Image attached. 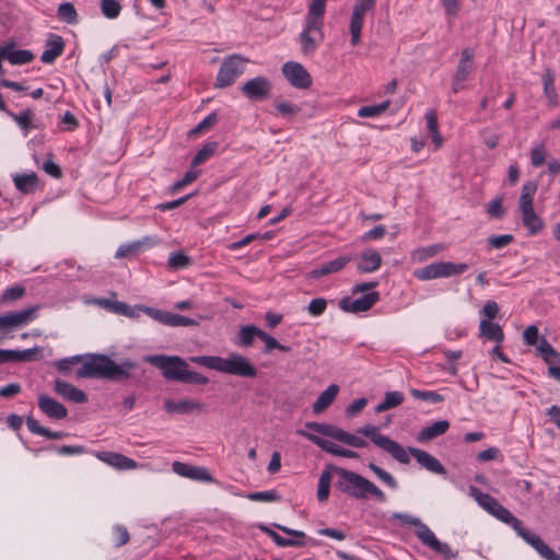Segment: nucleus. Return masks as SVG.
<instances>
[{"instance_id":"f257e3e1","label":"nucleus","mask_w":560,"mask_h":560,"mask_svg":"<svg viewBox=\"0 0 560 560\" xmlns=\"http://www.w3.org/2000/svg\"><path fill=\"white\" fill-rule=\"evenodd\" d=\"M68 359L70 364L82 362V366L77 371V377L79 378L124 382L132 377L133 372L139 369V364L132 360L126 359L117 364L108 355L101 353L77 354Z\"/></svg>"},{"instance_id":"f03ea898","label":"nucleus","mask_w":560,"mask_h":560,"mask_svg":"<svg viewBox=\"0 0 560 560\" xmlns=\"http://www.w3.org/2000/svg\"><path fill=\"white\" fill-rule=\"evenodd\" d=\"M357 433L370 439L377 447L388 453L393 458L401 464H409V455H412L415 459L427 470L442 476L446 475L445 467L430 453L411 446L407 450L404 448L398 442L381 434L380 428L376 425L366 424L360 427L357 430Z\"/></svg>"},{"instance_id":"7ed1b4c3","label":"nucleus","mask_w":560,"mask_h":560,"mask_svg":"<svg viewBox=\"0 0 560 560\" xmlns=\"http://www.w3.org/2000/svg\"><path fill=\"white\" fill-rule=\"evenodd\" d=\"M331 469L339 476L335 482V488L339 491L358 500H366L370 495L380 502L387 500L385 493L365 477L341 467Z\"/></svg>"},{"instance_id":"20e7f679","label":"nucleus","mask_w":560,"mask_h":560,"mask_svg":"<svg viewBox=\"0 0 560 560\" xmlns=\"http://www.w3.org/2000/svg\"><path fill=\"white\" fill-rule=\"evenodd\" d=\"M190 361L208 369L240 377L254 378L258 373L249 359L236 352L231 353L228 358L215 355L191 357Z\"/></svg>"},{"instance_id":"39448f33","label":"nucleus","mask_w":560,"mask_h":560,"mask_svg":"<svg viewBox=\"0 0 560 560\" xmlns=\"http://www.w3.org/2000/svg\"><path fill=\"white\" fill-rule=\"evenodd\" d=\"M394 520H399L400 523L413 526L417 538L433 551L443 555L446 559H452L457 556V551H453L448 544L440 541L434 533L429 528L428 525L422 523L419 517L404 514L394 513Z\"/></svg>"},{"instance_id":"423d86ee","label":"nucleus","mask_w":560,"mask_h":560,"mask_svg":"<svg viewBox=\"0 0 560 560\" xmlns=\"http://www.w3.org/2000/svg\"><path fill=\"white\" fill-rule=\"evenodd\" d=\"M523 340L527 346H536L538 354L548 364V374L560 381V352H558L545 337H539L538 328L535 325L528 326L523 332Z\"/></svg>"},{"instance_id":"0eeeda50","label":"nucleus","mask_w":560,"mask_h":560,"mask_svg":"<svg viewBox=\"0 0 560 560\" xmlns=\"http://www.w3.org/2000/svg\"><path fill=\"white\" fill-rule=\"evenodd\" d=\"M248 62V58L238 54L224 58L218 71L214 86L223 89L232 85L235 80L244 73Z\"/></svg>"},{"instance_id":"6e6552de","label":"nucleus","mask_w":560,"mask_h":560,"mask_svg":"<svg viewBox=\"0 0 560 560\" xmlns=\"http://www.w3.org/2000/svg\"><path fill=\"white\" fill-rule=\"evenodd\" d=\"M144 360L162 371L166 380L179 382L182 374L186 372L187 362L177 355L154 354Z\"/></svg>"},{"instance_id":"1a4fd4ad","label":"nucleus","mask_w":560,"mask_h":560,"mask_svg":"<svg viewBox=\"0 0 560 560\" xmlns=\"http://www.w3.org/2000/svg\"><path fill=\"white\" fill-rule=\"evenodd\" d=\"M376 0H357L350 18L349 31L351 34L350 43L357 46L360 43L361 31L364 24V18L368 12L374 11Z\"/></svg>"},{"instance_id":"9d476101","label":"nucleus","mask_w":560,"mask_h":560,"mask_svg":"<svg viewBox=\"0 0 560 560\" xmlns=\"http://www.w3.org/2000/svg\"><path fill=\"white\" fill-rule=\"evenodd\" d=\"M38 305L30 306L19 312L0 315V332L8 334L14 328L22 327L37 317Z\"/></svg>"},{"instance_id":"9b49d317","label":"nucleus","mask_w":560,"mask_h":560,"mask_svg":"<svg viewBox=\"0 0 560 560\" xmlns=\"http://www.w3.org/2000/svg\"><path fill=\"white\" fill-rule=\"evenodd\" d=\"M311 21L305 20V26L299 35L301 44V51L305 56L313 55L319 43L323 40V24H311Z\"/></svg>"},{"instance_id":"f8f14e48","label":"nucleus","mask_w":560,"mask_h":560,"mask_svg":"<svg viewBox=\"0 0 560 560\" xmlns=\"http://www.w3.org/2000/svg\"><path fill=\"white\" fill-rule=\"evenodd\" d=\"M282 74L296 89H308L312 85L311 74L300 62H285L282 66Z\"/></svg>"},{"instance_id":"ddd939ff","label":"nucleus","mask_w":560,"mask_h":560,"mask_svg":"<svg viewBox=\"0 0 560 560\" xmlns=\"http://www.w3.org/2000/svg\"><path fill=\"white\" fill-rule=\"evenodd\" d=\"M271 88V82L268 78L256 77L246 81L241 86V91L250 101H264L269 97Z\"/></svg>"},{"instance_id":"4468645a","label":"nucleus","mask_w":560,"mask_h":560,"mask_svg":"<svg viewBox=\"0 0 560 560\" xmlns=\"http://www.w3.org/2000/svg\"><path fill=\"white\" fill-rule=\"evenodd\" d=\"M380 301L377 291L368 292L357 300L345 296L339 301V307L347 313H361L371 310Z\"/></svg>"},{"instance_id":"2eb2a0df","label":"nucleus","mask_w":560,"mask_h":560,"mask_svg":"<svg viewBox=\"0 0 560 560\" xmlns=\"http://www.w3.org/2000/svg\"><path fill=\"white\" fill-rule=\"evenodd\" d=\"M296 433L301 436L306 438L308 441L320 447L323 451L335 455V456H341L346 458H358L359 454L354 451H351L349 448H345L329 440H325L318 435L312 434L310 432H306L304 430H298Z\"/></svg>"},{"instance_id":"dca6fc26","label":"nucleus","mask_w":560,"mask_h":560,"mask_svg":"<svg viewBox=\"0 0 560 560\" xmlns=\"http://www.w3.org/2000/svg\"><path fill=\"white\" fill-rule=\"evenodd\" d=\"M172 469L175 474L192 480L205 482H210L213 480L209 470L205 467L191 466L182 462H174L172 464Z\"/></svg>"},{"instance_id":"f3484780","label":"nucleus","mask_w":560,"mask_h":560,"mask_svg":"<svg viewBox=\"0 0 560 560\" xmlns=\"http://www.w3.org/2000/svg\"><path fill=\"white\" fill-rule=\"evenodd\" d=\"M37 404L40 411L45 413L48 418L61 420L67 418L68 416L67 408L56 399L49 397L48 395H39Z\"/></svg>"},{"instance_id":"a211bd4d","label":"nucleus","mask_w":560,"mask_h":560,"mask_svg":"<svg viewBox=\"0 0 560 560\" xmlns=\"http://www.w3.org/2000/svg\"><path fill=\"white\" fill-rule=\"evenodd\" d=\"M351 260L352 257L349 255L339 256L336 259L322 264L318 267L311 270L308 277L313 279H318L330 273L338 272L341 269H343Z\"/></svg>"},{"instance_id":"6ab92c4d","label":"nucleus","mask_w":560,"mask_h":560,"mask_svg":"<svg viewBox=\"0 0 560 560\" xmlns=\"http://www.w3.org/2000/svg\"><path fill=\"white\" fill-rule=\"evenodd\" d=\"M54 390L63 399L75 404H84L88 401V395L83 390L62 380L55 381Z\"/></svg>"},{"instance_id":"aec40b11","label":"nucleus","mask_w":560,"mask_h":560,"mask_svg":"<svg viewBox=\"0 0 560 560\" xmlns=\"http://www.w3.org/2000/svg\"><path fill=\"white\" fill-rule=\"evenodd\" d=\"M96 457L120 470H129L137 467V463L133 459L115 452H98Z\"/></svg>"},{"instance_id":"412c9836","label":"nucleus","mask_w":560,"mask_h":560,"mask_svg":"<svg viewBox=\"0 0 560 560\" xmlns=\"http://www.w3.org/2000/svg\"><path fill=\"white\" fill-rule=\"evenodd\" d=\"M381 265V255L374 249H365L362 252L357 264V270L361 273H369L377 270Z\"/></svg>"},{"instance_id":"4be33fe9","label":"nucleus","mask_w":560,"mask_h":560,"mask_svg":"<svg viewBox=\"0 0 560 560\" xmlns=\"http://www.w3.org/2000/svg\"><path fill=\"white\" fill-rule=\"evenodd\" d=\"M4 59H7L11 65H25L31 62L34 59V55L31 50L27 49H19L14 50V43L10 42L3 45V54Z\"/></svg>"},{"instance_id":"5701e85b","label":"nucleus","mask_w":560,"mask_h":560,"mask_svg":"<svg viewBox=\"0 0 560 560\" xmlns=\"http://www.w3.org/2000/svg\"><path fill=\"white\" fill-rule=\"evenodd\" d=\"M475 51L471 48H464L460 52V59L457 65L456 77L457 81H466L474 68Z\"/></svg>"},{"instance_id":"b1692460","label":"nucleus","mask_w":560,"mask_h":560,"mask_svg":"<svg viewBox=\"0 0 560 560\" xmlns=\"http://www.w3.org/2000/svg\"><path fill=\"white\" fill-rule=\"evenodd\" d=\"M37 349L7 350L0 349V364L7 362H28L34 360Z\"/></svg>"},{"instance_id":"393cba45","label":"nucleus","mask_w":560,"mask_h":560,"mask_svg":"<svg viewBox=\"0 0 560 560\" xmlns=\"http://www.w3.org/2000/svg\"><path fill=\"white\" fill-rule=\"evenodd\" d=\"M65 48L62 37L59 35H51V39L47 43V48L43 51L40 60L44 63H52L58 58Z\"/></svg>"},{"instance_id":"a878e982","label":"nucleus","mask_w":560,"mask_h":560,"mask_svg":"<svg viewBox=\"0 0 560 560\" xmlns=\"http://www.w3.org/2000/svg\"><path fill=\"white\" fill-rule=\"evenodd\" d=\"M202 405L194 400H172L166 399L164 401V409L170 413L186 415L194 410H201Z\"/></svg>"},{"instance_id":"bb28decb","label":"nucleus","mask_w":560,"mask_h":560,"mask_svg":"<svg viewBox=\"0 0 560 560\" xmlns=\"http://www.w3.org/2000/svg\"><path fill=\"white\" fill-rule=\"evenodd\" d=\"M339 393V386L337 384H330L315 400L313 404V412L320 413L326 410L336 399Z\"/></svg>"},{"instance_id":"cd10ccee","label":"nucleus","mask_w":560,"mask_h":560,"mask_svg":"<svg viewBox=\"0 0 560 560\" xmlns=\"http://www.w3.org/2000/svg\"><path fill=\"white\" fill-rule=\"evenodd\" d=\"M450 429V422L447 420L436 421L428 427H424L417 436L419 442L431 441L438 436L443 435Z\"/></svg>"},{"instance_id":"c85d7f7f","label":"nucleus","mask_w":560,"mask_h":560,"mask_svg":"<svg viewBox=\"0 0 560 560\" xmlns=\"http://www.w3.org/2000/svg\"><path fill=\"white\" fill-rule=\"evenodd\" d=\"M14 185L24 195L33 194L38 186V177L32 172L30 174H16L13 177Z\"/></svg>"},{"instance_id":"c756f323","label":"nucleus","mask_w":560,"mask_h":560,"mask_svg":"<svg viewBox=\"0 0 560 560\" xmlns=\"http://www.w3.org/2000/svg\"><path fill=\"white\" fill-rule=\"evenodd\" d=\"M479 335L488 340L495 341L498 343L504 340V332L501 326L497 323L482 319L479 324Z\"/></svg>"},{"instance_id":"7c9ffc66","label":"nucleus","mask_w":560,"mask_h":560,"mask_svg":"<svg viewBox=\"0 0 560 560\" xmlns=\"http://www.w3.org/2000/svg\"><path fill=\"white\" fill-rule=\"evenodd\" d=\"M26 427L33 434L42 435L50 440H59L68 435V433L63 431H50L49 429L40 425L38 420L33 417L26 418Z\"/></svg>"},{"instance_id":"2f4dec72","label":"nucleus","mask_w":560,"mask_h":560,"mask_svg":"<svg viewBox=\"0 0 560 560\" xmlns=\"http://www.w3.org/2000/svg\"><path fill=\"white\" fill-rule=\"evenodd\" d=\"M522 221L530 234H537L544 228L541 219L535 213L534 207L521 208Z\"/></svg>"},{"instance_id":"473e14b6","label":"nucleus","mask_w":560,"mask_h":560,"mask_svg":"<svg viewBox=\"0 0 560 560\" xmlns=\"http://www.w3.org/2000/svg\"><path fill=\"white\" fill-rule=\"evenodd\" d=\"M7 115L11 117L25 133L32 129L38 128V126L33 122L34 113L30 108H26L19 114L9 110Z\"/></svg>"},{"instance_id":"72a5a7b5","label":"nucleus","mask_w":560,"mask_h":560,"mask_svg":"<svg viewBox=\"0 0 560 560\" xmlns=\"http://www.w3.org/2000/svg\"><path fill=\"white\" fill-rule=\"evenodd\" d=\"M331 467H336L335 465H327L326 468L322 471L318 480V489H317V499L320 502H324L329 497L330 483H331V474L335 472Z\"/></svg>"},{"instance_id":"f704fd0d","label":"nucleus","mask_w":560,"mask_h":560,"mask_svg":"<svg viewBox=\"0 0 560 560\" xmlns=\"http://www.w3.org/2000/svg\"><path fill=\"white\" fill-rule=\"evenodd\" d=\"M334 439L355 448H363L368 446V442L363 438L358 436L355 434H351L337 427L335 430Z\"/></svg>"},{"instance_id":"c9c22d12","label":"nucleus","mask_w":560,"mask_h":560,"mask_svg":"<svg viewBox=\"0 0 560 560\" xmlns=\"http://www.w3.org/2000/svg\"><path fill=\"white\" fill-rule=\"evenodd\" d=\"M334 439L355 448H363L368 446V442L363 438L358 436L355 434H351L337 427L335 430Z\"/></svg>"},{"instance_id":"e433bc0d","label":"nucleus","mask_w":560,"mask_h":560,"mask_svg":"<svg viewBox=\"0 0 560 560\" xmlns=\"http://www.w3.org/2000/svg\"><path fill=\"white\" fill-rule=\"evenodd\" d=\"M326 1L327 0H312L308 5V12L306 15V21H311V24H323L324 25V15L326 11Z\"/></svg>"},{"instance_id":"4c0bfd02","label":"nucleus","mask_w":560,"mask_h":560,"mask_svg":"<svg viewBox=\"0 0 560 560\" xmlns=\"http://www.w3.org/2000/svg\"><path fill=\"white\" fill-rule=\"evenodd\" d=\"M261 329L255 325L242 326L237 335V345L244 348L250 347L254 342V338H259Z\"/></svg>"},{"instance_id":"58836bf2","label":"nucleus","mask_w":560,"mask_h":560,"mask_svg":"<svg viewBox=\"0 0 560 560\" xmlns=\"http://www.w3.org/2000/svg\"><path fill=\"white\" fill-rule=\"evenodd\" d=\"M413 276L422 281L443 278L441 262H432L415 270Z\"/></svg>"},{"instance_id":"ea45409f","label":"nucleus","mask_w":560,"mask_h":560,"mask_svg":"<svg viewBox=\"0 0 560 560\" xmlns=\"http://www.w3.org/2000/svg\"><path fill=\"white\" fill-rule=\"evenodd\" d=\"M489 513L503 523L511 525L514 529L516 526H520L521 521L515 517L506 508L499 503V501L493 503L492 510Z\"/></svg>"},{"instance_id":"a19ab883","label":"nucleus","mask_w":560,"mask_h":560,"mask_svg":"<svg viewBox=\"0 0 560 560\" xmlns=\"http://www.w3.org/2000/svg\"><path fill=\"white\" fill-rule=\"evenodd\" d=\"M537 190V183L528 180L523 185L522 192L520 196L518 207L529 208L534 207V196Z\"/></svg>"},{"instance_id":"79ce46f5","label":"nucleus","mask_w":560,"mask_h":560,"mask_svg":"<svg viewBox=\"0 0 560 560\" xmlns=\"http://www.w3.org/2000/svg\"><path fill=\"white\" fill-rule=\"evenodd\" d=\"M101 303L108 306L113 312L131 318L138 316L140 312L139 306L137 308H132L127 303L119 301L110 302L108 300H103Z\"/></svg>"},{"instance_id":"37998d69","label":"nucleus","mask_w":560,"mask_h":560,"mask_svg":"<svg viewBox=\"0 0 560 560\" xmlns=\"http://www.w3.org/2000/svg\"><path fill=\"white\" fill-rule=\"evenodd\" d=\"M218 149V142H208L206 143L194 156L191 160L190 166L191 168L197 167L198 165L206 162L210 156L214 154Z\"/></svg>"},{"instance_id":"c03bdc74","label":"nucleus","mask_w":560,"mask_h":560,"mask_svg":"<svg viewBox=\"0 0 560 560\" xmlns=\"http://www.w3.org/2000/svg\"><path fill=\"white\" fill-rule=\"evenodd\" d=\"M57 14L61 21L68 24H77L79 21L77 10L71 2L61 3L58 7Z\"/></svg>"},{"instance_id":"a18cd8bd","label":"nucleus","mask_w":560,"mask_h":560,"mask_svg":"<svg viewBox=\"0 0 560 560\" xmlns=\"http://www.w3.org/2000/svg\"><path fill=\"white\" fill-rule=\"evenodd\" d=\"M515 532L520 537H522L528 545H530L537 552L544 547V540L537 536L536 534L530 533L525 527H523L522 522L520 526H516Z\"/></svg>"},{"instance_id":"49530a36","label":"nucleus","mask_w":560,"mask_h":560,"mask_svg":"<svg viewBox=\"0 0 560 560\" xmlns=\"http://www.w3.org/2000/svg\"><path fill=\"white\" fill-rule=\"evenodd\" d=\"M544 93L549 102L555 105L557 103L558 94L555 88V78L550 70H546L542 74Z\"/></svg>"},{"instance_id":"de8ad7c7","label":"nucleus","mask_w":560,"mask_h":560,"mask_svg":"<svg viewBox=\"0 0 560 560\" xmlns=\"http://www.w3.org/2000/svg\"><path fill=\"white\" fill-rule=\"evenodd\" d=\"M390 105V101H384L376 105L362 106L358 110V116L365 117H378L381 116Z\"/></svg>"},{"instance_id":"09e8293b","label":"nucleus","mask_w":560,"mask_h":560,"mask_svg":"<svg viewBox=\"0 0 560 560\" xmlns=\"http://www.w3.org/2000/svg\"><path fill=\"white\" fill-rule=\"evenodd\" d=\"M427 126L432 136V140L436 147L442 144V137L439 132L438 117L434 110H428L425 113Z\"/></svg>"},{"instance_id":"8fccbe9b","label":"nucleus","mask_w":560,"mask_h":560,"mask_svg":"<svg viewBox=\"0 0 560 560\" xmlns=\"http://www.w3.org/2000/svg\"><path fill=\"white\" fill-rule=\"evenodd\" d=\"M167 264L171 269H184L192 264V258L184 254L183 252H176L170 255Z\"/></svg>"},{"instance_id":"3c124183","label":"nucleus","mask_w":560,"mask_h":560,"mask_svg":"<svg viewBox=\"0 0 560 560\" xmlns=\"http://www.w3.org/2000/svg\"><path fill=\"white\" fill-rule=\"evenodd\" d=\"M442 267L443 278H448L453 276H459L464 273L469 266L465 262H453V261H440Z\"/></svg>"},{"instance_id":"603ef678","label":"nucleus","mask_w":560,"mask_h":560,"mask_svg":"<svg viewBox=\"0 0 560 560\" xmlns=\"http://www.w3.org/2000/svg\"><path fill=\"white\" fill-rule=\"evenodd\" d=\"M259 339L265 342V349L262 350L264 353H269L273 349H278L282 352H289L291 350L290 347L280 343L276 338L264 330L259 334Z\"/></svg>"},{"instance_id":"864d4df0","label":"nucleus","mask_w":560,"mask_h":560,"mask_svg":"<svg viewBox=\"0 0 560 560\" xmlns=\"http://www.w3.org/2000/svg\"><path fill=\"white\" fill-rule=\"evenodd\" d=\"M101 11L107 19H116L121 11V5L117 0H101Z\"/></svg>"},{"instance_id":"5fc2aeb1","label":"nucleus","mask_w":560,"mask_h":560,"mask_svg":"<svg viewBox=\"0 0 560 560\" xmlns=\"http://www.w3.org/2000/svg\"><path fill=\"white\" fill-rule=\"evenodd\" d=\"M369 468L376 475V477L380 480H382L390 489H396L398 487L396 479L380 466L375 465L374 463H370Z\"/></svg>"},{"instance_id":"6e6d98bb","label":"nucleus","mask_w":560,"mask_h":560,"mask_svg":"<svg viewBox=\"0 0 560 560\" xmlns=\"http://www.w3.org/2000/svg\"><path fill=\"white\" fill-rule=\"evenodd\" d=\"M258 528L262 533L267 534L273 540V542L279 547H289V545H300L301 544L299 541H291V539L280 536L277 532H275L267 525L260 524V525H258Z\"/></svg>"},{"instance_id":"4d7b16f0","label":"nucleus","mask_w":560,"mask_h":560,"mask_svg":"<svg viewBox=\"0 0 560 560\" xmlns=\"http://www.w3.org/2000/svg\"><path fill=\"white\" fill-rule=\"evenodd\" d=\"M410 394L416 399L430 401L432 404H439V402L444 401V397L436 392L420 390V389L412 388V389H410Z\"/></svg>"},{"instance_id":"13d9d810","label":"nucleus","mask_w":560,"mask_h":560,"mask_svg":"<svg viewBox=\"0 0 560 560\" xmlns=\"http://www.w3.org/2000/svg\"><path fill=\"white\" fill-rule=\"evenodd\" d=\"M112 536L113 542L117 548L125 546L126 544H128L130 539V535L127 527L119 524L113 527Z\"/></svg>"},{"instance_id":"bf43d9fd","label":"nucleus","mask_w":560,"mask_h":560,"mask_svg":"<svg viewBox=\"0 0 560 560\" xmlns=\"http://www.w3.org/2000/svg\"><path fill=\"white\" fill-rule=\"evenodd\" d=\"M273 526L276 528L280 529L281 532H283L284 534L291 536L292 537V538H290L291 541L301 542L300 545H289V547H304L306 545V540H305L306 535L304 532L292 529V528H289V527L280 525V524H273Z\"/></svg>"},{"instance_id":"052dcab7","label":"nucleus","mask_w":560,"mask_h":560,"mask_svg":"<svg viewBox=\"0 0 560 560\" xmlns=\"http://www.w3.org/2000/svg\"><path fill=\"white\" fill-rule=\"evenodd\" d=\"M143 248V242H132L129 244H122L118 247L115 257L125 258L131 255L138 254Z\"/></svg>"},{"instance_id":"680f3d73","label":"nucleus","mask_w":560,"mask_h":560,"mask_svg":"<svg viewBox=\"0 0 560 560\" xmlns=\"http://www.w3.org/2000/svg\"><path fill=\"white\" fill-rule=\"evenodd\" d=\"M198 322L194 318L168 312L166 326H197Z\"/></svg>"},{"instance_id":"e2e57ef3","label":"nucleus","mask_w":560,"mask_h":560,"mask_svg":"<svg viewBox=\"0 0 560 560\" xmlns=\"http://www.w3.org/2000/svg\"><path fill=\"white\" fill-rule=\"evenodd\" d=\"M25 294V288L23 285L16 284L11 288H8L3 291L1 295V302H14L22 299Z\"/></svg>"},{"instance_id":"0e129e2a","label":"nucleus","mask_w":560,"mask_h":560,"mask_svg":"<svg viewBox=\"0 0 560 560\" xmlns=\"http://www.w3.org/2000/svg\"><path fill=\"white\" fill-rule=\"evenodd\" d=\"M305 428L315 431L322 435L329 436L334 439L336 425L320 423V422H306Z\"/></svg>"},{"instance_id":"69168bd1","label":"nucleus","mask_w":560,"mask_h":560,"mask_svg":"<svg viewBox=\"0 0 560 560\" xmlns=\"http://www.w3.org/2000/svg\"><path fill=\"white\" fill-rule=\"evenodd\" d=\"M180 383L185 384H199L205 385L209 383V378L201 375L200 373L189 371L188 366L186 368V372L182 374Z\"/></svg>"},{"instance_id":"338daca9","label":"nucleus","mask_w":560,"mask_h":560,"mask_svg":"<svg viewBox=\"0 0 560 560\" xmlns=\"http://www.w3.org/2000/svg\"><path fill=\"white\" fill-rule=\"evenodd\" d=\"M471 491L476 493L475 498L477 502L488 512L492 510L493 503H497L498 500L488 493H483L475 487H471Z\"/></svg>"},{"instance_id":"774afa93","label":"nucleus","mask_w":560,"mask_h":560,"mask_svg":"<svg viewBox=\"0 0 560 560\" xmlns=\"http://www.w3.org/2000/svg\"><path fill=\"white\" fill-rule=\"evenodd\" d=\"M503 197H497L487 205V212L490 217L501 219L503 218L505 210L502 206Z\"/></svg>"}]
</instances>
